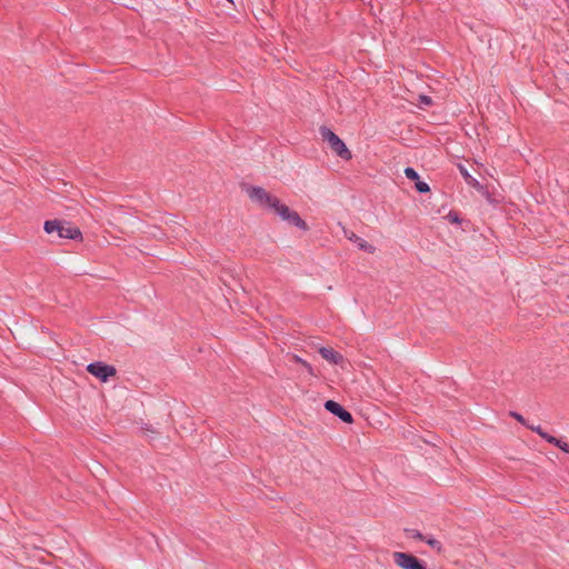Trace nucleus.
<instances>
[{"label":"nucleus","mask_w":569,"mask_h":569,"mask_svg":"<svg viewBox=\"0 0 569 569\" xmlns=\"http://www.w3.org/2000/svg\"><path fill=\"white\" fill-rule=\"evenodd\" d=\"M43 229L49 234L57 232L60 238L82 239L80 229L68 221L48 220L44 222Z\"/></svg>","instance_id":"1"},{"label":"nucleus","mask_w":569,"mask_h":569,"mask_svg":"<svg viewBox=\"0 0 569 569\" xmlns=\"http://www.w3.org/2000/svg\"><path fill=\"white\" fill-rule=\"evenodd\" d=\"M321 137L325 141L329 143L330 149L340 158L345 160L351 159V152L346 147L345 142L330 129L322 127L320 129Z\"/></svg>","instance_id":"2"},{"label":"nucleus","mask_w":569,"mask_h":569,"mask_svg":"<svg viewBox=\"0 0 569 569\" xmlns=\"http://www.w3.org/2000/svg\"><path fill=\"white\" fill-rule=\"evenodd\" d=\"M248 196L252 201L263 207H269L273 211H276V209L280 204V200L278 198L271 196L262 188L252 187L248 189Z\"/></svg>","instance_id":"3"},{"label":"nucleus","mask_w":569,"mask_h":569,"mask_svg":"<svg viewBox=\"0 0 569 569\" xmlns=\"http://www.w3.org/2000/svg\"><path fill=\"white\" fill-rule=\"evenodd\" d=\"M274 213H277L282 220L287 221L291 226H296L301 230L308 229L307 223L300 218L298 212L291 210L289 207L281 202L276 209Z\"/></svg>","instance_id":"4"},{"label":"nucleus","mask_w":569,"mask_h":569,"mask_svg":"<svg viewBox=\"0 0 569 569\" xmlns=\"http://www.w3.org/2000/svg\"><path fill=\"white\" fill-rule=\"evenodd\" d=\"M393 561L402 569H426V567L412 555L406 552H393Z\"/></svg>","instance_id":"5"},{"label":"nucleus","mask_w":569,"mask_h":569,"mask_svg":"<svg viewBox=\"0 0 569 569\" xmlns=\"http://www.w3.org/2000/svg\"><path fill=\"white\" fill-rule=\"evenodd\" d=\"M87 370L101 381H107L109 377H113L116 375V369L112 366L104 365L102 362L90 363L87 367Z\"/></svg>","instance_id":"6"},{"label":"nucleus","mask_w":569,"mask_h":569,"mask_svg":"<svg viewBox=\"0 0 569 569\" xmlns=\"http://www.w3.org/2000/svg\"><path fill=\"white\" fill-rule=\"evenodd\" d=\"M529 429L535 431V432H537L541 438H543L549 443L555 445L556 447H558L563 452L569 453V443L568 442H565V441H562L560 439H557L553 436L548 435L547 432H545L541 429L540 426H529Z\"/></svg>","instance_id":"7"},{"label":"nucleus","mask_w":569,"mask_h":569,"mask_svg":"<svg viewBox=\"0 0 569 569\" xmlns=\"http://www.w3.org/2000/svg\"><path fill=\"white\" fill-rule=\"evenodd\" d=\"M325 408L339 417L343 422L351 423L353 421L352 416L349 411L345 410L338 402L333 400H328L325 403Z\"/></svg>","instance_id":"8"},{"label":"nucleus","mask_w":569,"mask_h":569,"mask_svg":"<svg viewBox=\"0 0 569 569\" xmlns=\"http://www.w3.org/2000/svg\"><path fill=\"white\" fill-rule=\"evenodd\" d=\"M343 233L346 238L355 242L360 250H363L371 254L376 252V248L372 244L368 243L365 239L358 237L355 232L345 229Z\"/></svg>","instance_id":"9"},{"label":"nucleus","mask_w":569,"mask_h":569,"mask_svg":"<svg viewBox=\"0 0 569 569\" xmlns=\"http://www.w3.org/2000/svg\"><path fill=\"white\" fill-rule=\"evenodd\" d=\"M319 353L323 359L335 365L339 363L342 360V356L335 351L332 348L321 347L319 348Z\"/></svg>","instance_id":"10"},{"label":"nucleus","mask_w":569,"mask_h":569,"mask_svg":"<svg viewBox=\"0 0 569 569\" xmlns=\"http://www.w3.org/2000/svg\"><path fill=\"white\" fill-rule=\"evenodd\" d=\"M288 358L290 361L292 362H296V363H300L309 375L311 376H315V371H313V368L311 367V365L309 362H307L306 360L301 359L299 356L297 355H288Z\"/></svg>","instance_id":"11"},{"label":"nucleus","mask_w":569,"mask_h":569,"mask_svg":"<svg viewBox=\"0 0 569 569\" xmlns=\"http://www.w3.org/2000/svg\"><path fill=\"white\" fill-rule=\"evenodd\" d=\"M431 548L436 549L438 552L441 551L442 549V546L440 543V541H438L437 539L435 538H425L423 539Z\"/></svg>","instance_id":"12"},{"label":"nucleus","mask_w":569,"mask_h":569,"mask_svg":"<svg viewBox=\"0 0 569 569\" xmlns=\"http://www.w3.org/2000/svg\"><path fill=\"white\" fill-rule=\"evenodd\" d=\"M405 174L408 179L412 180V181H417L419 179V174L417 173V171L412 168H406L405 169Z\"/></svg>","instance_id":"13"},{"label":"nucleus","mask_w":569,"mask_h":569,"mask_svg":"<svg viewBox=\"0 0 569 569\" xmlns=\"http://www.w3.org/2000/svg\"><path fill=\"white\" fill-rule=\"evenodd\" d=\"M416 189L421 193L429 192L430 190L428 183L420 181L419 179L416 181Z\"/></svg>","instance_id":"14"},{"label":"nucleus","mask_w":569,"mask_h":569,"mask_svg":"<svg viewBox=\"0 0 569 569\" xmlns=\"http://www.w3.org/2000/svg\"><path fill=\"white\" fill-rule=\"evenodd\" d=\"M406 531L408 533V537H410V538L419 539V540H423L425 539V537L418 530L409 529V530H406Z\"/></svg>","instance_id":"15"},{"label":"nucleus","mask_w":569,"mask_h":569,"mask_svg":"<svg viewBox=\"0 0 569 569\" xmlns=\"http://www.w3.org/2000/svg\"><path fill=\"white\" fill-rule=\"evenodd\" d=\"M510 416L512 418H515L517 421H519L520 423L525 425L527 428H529L530 425H528L527 421L525 420V418L521 415H519L518 412L511 411Z\"/></svg>","instance_id":"16"},{"label":"nucleus","mask_w":569,"mask_h":569,"mask_svg":"<svg viewBox=\"0 0 569 569\" xmlns=\"http://www.w3.org/2000/svg\"><path fill=\"white\" fill-rule=\"evenodd\" d=\"M419 100H420V102H421V103H423L425 106H430V104H431V102H432V100H431V98H430V97H428V96H423V94H420V96H419Z\"/></svg>","instance_id":"17"},{"label":"nucleus","mask_w":569,"mask_h":569,"mask_svg":"<svg viewBox=\"0 0 569 569\" xmlns=\"http://www.w3.org/2000/svg\"><path fill=\"white\" fill-rule=\"evenodd\" d=\"M460 172L461 174L463 176V178L466 179L467 183H471V180H469L471 178L470 173L467 171L466 168L461 167L460 166Z\"/></svg>","instance_id":"18"},{"label":"nucleus","mask_w":569,"mask_h":569,"mask_svg":"<svg viewBox=\"0 0 569 569\" xmlns=\"http://www.w3.org/2000/svg\"><path fill=\"white\" fill-rule=\"evenodd\" d=\"M469 180H471V183H469L470 186L478 187L479 183L473 177H471Z\"/></svg>","instance_id":"19"}]
</instances>
